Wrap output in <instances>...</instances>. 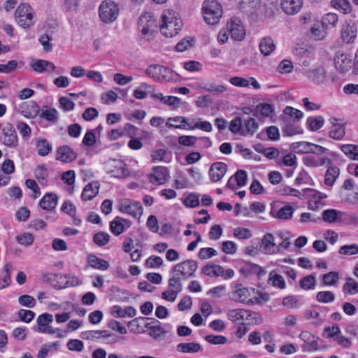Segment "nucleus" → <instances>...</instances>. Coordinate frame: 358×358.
<instances>
[{
    "label": "nucleus",
    "mask_w": 358,
    "mask_h": 358,
    "mask_svg": "<svg viewBox=\"0 0 358 358\" xmlns=\"http://www.w3.org/2000/svg\"><path fill=\"white\" fill-rule=\"evenodd\" d=\"M40 117L45 119L50 124H56L59 119L58 111L54 108L44 106L40 114Z\"/></svg>",
    "instance_id": "nucleus-31"
},
{
    "label": "nucleus",
    "mask_w": 358,
    "mask_h": 358,
    "mask_svg": "<svg viewBox=\"0 0 358 358\" xmlns=\"http://www.w3.org/2000/svg\"><path fill=\"white\" fill-rule=\"evenodd\" d=\"M343 291L348 292L350 294H355L358 293V282L353 278H348L343 285Z\"/></svg>",
    "instance_id": "nucleus-60"
},
{
    "label": "nucleus",
    "mask_w": 358,
    "mask_h": 358,
    "mask_svg": "<svg viewBox=\"0 0 358 358\" xmlns=\"http://www.w3.org/2000/svg\"><path fill=\"white\" fill-rule=\"evenodd\" d=\"M334 64L337 70L344 73L351 69L354 62L351 56L338 51L334 58Z\"/></svg>",
    "instance_id": "nucleus-15"
},
{
    "label": "nucleus",
    "mask_w": 358,
    "mask_h": 358,
    "mask_svg": "<svg viewBox=\"0 0 358 358\" xmlns=\"http://www.w3.org/2000/svg\"><path fill=\"white\" fill-rule=\"evenodd\" d=\"M342 152L350 159L358 161V145L346 144L341 146Z\"/></svg>",
    "instance_id": "nucleus-38"
},
{
    "label": "nucleus",
    "mask_w": 358,
    "mask_h": 358,
    "mask_svg": "<svg viewBox=\"0 0 358 358\" xmlns=\"http://www.w3.org/2000/svg\"><path fill=\"white\" fill-rule=\"evenodd\" d=\"M303 195L304 198H309L308 208L313 210H317L324 206L323 200L327 196L326 194L310 188L303 189Z\"/></svg>",
    "instance_id": "nucleus-6"
},
{
    "label": "nucleus",
    "mask_w": 358,
    "mask_h": 358,
    "mask_svg": "<svg viewBox=\"0 0 358 358\" xmlns=\"http://www.w3.org/2000/svg\"><path fill=\"white\" fill-rule=\"evenodd\" d=\"M278 192L282 195L294 196L301 199H304L303 192H301L298 189L292 188L291 187L286 185H282L279 186Z\"/></svg>",
    "instance_id": "nucleus-40"
},
{
    "label": "nucleus",
    "mask_w": 358,
    "mask_h": 358,
    "mask_svg": "<svg viewBox=\"0 0 358 358\" xmlns=\"http://www.w3.org/2000/svg\"><path fill=\"white\" fill-rule=\"evenodd\" d=\"M205 340L213 345H223L227 342V338L222 335H208Z\"/></svg>",
    "instance_id": "nucleus-62"
},
{
    "label": "nucleus",
    "mask_w": 358,
    "mask_h": 358,
    "mask_svg": "<svg viewBox=\"0 0 358 358\" xmlns=\"http://www.w3.org/2000/svg\"><path fill=\"white\" fill-rule=\"evenodd\" d=\"M338 20V17L336 13H329L326 14L322 20V27L325 29L334 27Z\"/></svg>",
    "instance_id": "nucleus-43"
},
{
    "label": "nucleus",
    "mask_w": 358,
    "mask_h": 358,
    "mask_svg": "<svg viewBox=\"0 0 358 358\" xmlns=\"http://www.w3.org/2000/svg\"><path fill=\"white\" fill-rule=\"evenodd\" d=\"M227 170V166L223 162L213 163L209 169L208 174L210 180L216 182L220 180L225 175Z\"/></svg>",
    "instance_id": "nucleus-22"
},
{
    "label": "nucleus",
    "mask_w": 358,
    "mask_h": 358,
    "mask_svg": "<svg viewBox=\"0 0 358 358\" xmlns=\"http://www.w3.org/2000/svg\"><path fill=\"white\" fill-rule=\"evenodd\" d=\"M131 222L129 220L117 216L110 223V230L115 236H118L129 229Z\"/></svg>",
    "instance_id": "nucleus-21"
},
{
    "label": "nucleus",
    "mask_w": 358,
    "mask_h": 358,
    "mask_svg": "<svg viewBox=\"0 0 358 358\" xmlns=\"http://www.w3.org/2000/svg\"><path fill=\"white\" fill-rule=\"evenodd\" d=\"M262 247L264 253L266 255L276 254L280 252V246L275 243L273 234H266L262 239Z\"/></svg>",
    "instance_id": "nucleus-18"
},
{
    "label": "nucleus",
    "mask_w": 358,
    "mask_h": 358,
    "mask_svg": "<svg viewBox=\"0 0 358 358\" xmlns=\"http://www.w3.org/2000/svg\"><path fill=\"white\" fill-rule=\"evenodd\" d=\"M162 65L153 64L149 66L146 69V74L151 77L152 79L159 81L161 74Z\"/></svg>",
    "instance_id": "nucleus-56"
},
{
    "label": "nucleus",
    "mask_w": 358,
    "mask_h": 358,
    "mask_svg": "<svg viewBox=\"0 0 358 358\" xmlns=\"http://www.w3.org/2000/svg\"><path fill=\"white\" fill-rule=\"evenodd\" d=\"M24 107H26V109L22 110V113L27 117H35L39 113V106L35 101H31L29 104L22 106L21 108H24Z\"/></svg>",
    "instance_id": "nucleus-39"
},
{
    "label": "nucleus",
    "mask_w": 358,
    "mask_h": 358,
    "mask_svg": "<svg viewBox=\"0 0 358 358\" xmlns=\"http://www.w3.org/2000/svg\"><path fill=\"white\" fill-rule=\"evenodd\" d=\"M172 277L169 278L168 282V288L179 294L182 289V278L180 276L177 275L176 273H172Z\"/></svg>",
    "instance_id": "nucleus-45"
},
{
    "label": "nucleus",
    "mask_w": 358,
    "mask_h": 358,
    "mask_svg": "<svg viewBox=\"0 0 358 358\" xmlns=\"http://www.w3.org/2000/svg\"><path fill=\"white\" fill-rule=\"evenodd\" d=\"M330 123L331 127L329 131V136L336 140L342 139L345 134V127L341 120L336 117H331Z\"/></svg>",
    "instance_id": "nucleus-19"
},
{
    "label": "nucleus",
    "mask_w": 358,
    "mask_h": 358,
    "mask_svg": "<svg viewBox=\"0 0 358 358\" xmlns=\"http://www.w3.org/2000/svg\"><path fill=\"white\" fill-rule=\"evenodd\" d=\"M283 115L285 122H289L290 120L296 122L303 117V113L302 111L292 106H286L283 110Z\"/></svg>",
    "instance_id": "nucleus-29"
},
{
    "label": "nucleus",
    "mask_w": 358,
    "mask_h": 358,
    "mask_svg": "<svg viewBox=\"0 0 358 358\" xmlns=\"http://www.w3.org/2000/svg\"><path fill=\"white\" fill-rule=\"evenodd\" d=\"M157 27V20L152 13H144L140 16L138 29L143 39L148 41L152 40L155 36Z\"/></svg>",
    "instance_id": "nucleus-2"
},
{
    "label": "nucleus",
    "mask_w": 358,
    "mask_h": 358,
    "mask_svg": "<svg viewBox=\"0 0 358 358\" xmlns=\"http://www.w3.org/2000/svg\"><path fill=\"white\" fill-rule=\"evenodd\" d=\"M149 178L152 184L163 185L170 178L169 172L166 167L155 166L150 174Z\"/></svg>",
    "instance_id": "nucleus-16"
},
{
    "label": "nucleus",
    "mask_w": 358,
    "mask_h": 358,
    "mask_svg": "<svg viewBox=\"0 0 358 358\" xmlns=\"http://www.w3.org/2000/svg\"><path fill=\"white\" fill-rule=\"evenodd\" d=\"M312 143L301 141L292 143V148L298 153L309 154Z\"/></svg>",
    "instance_id": "nucleus-53"
},
{
    "label": "nucleus",
    "mask_w": 358,
    "mask_h": 358,
    "mask_svg": "<svg viewBox=\"0 0 358 358\" xmlns=\"http://www.w3.org/2000/svg\"><path fill=\"white\" fill-rule=\"evenodd\" d=\"M317 300L320 303H331L334 301L335 295L331 291H321L316 295Z\"/></svg>",
    "instance_id": "nucleus-51"
},
{
    "label": "nucleus",
    "mask_w": 358,
    "mask_h": 358,
    "mask_svg": "<svg viewBox=\"0 0 358 358\" xmlns=\"http://www.w3.org/2000/svg\"><path fill=\"white\" fill-rule=\"evenodd\" d=\"M18 302L21 306L27 308H34L36 305L35 299L28 294L22 295L18 298Z\"/></svg>",
    "instance_id": "nucleus-63"
},
{
    "label": "nucleus",
    "mask_w": 358,
    "mask_h": 358,
    "mask_svg": "<svg viewBox=\"0 0 358 358\" xmlns=\"http://www.w3.org/2000/svg\"><path fill=\"white\" fill-rule=\"evenodd\" d=\"M299 338L304 342V344L301 347L303 352H313L319 349L317 342L319 338L310 334L309 331H301L299 334Z\"/></svg>",
    "instance_id": "nucleus-14"
},
{
    "label": "nucleus",
    "mask_w": 358,
    "mask_h": 358,
    "mask_svg": "<svg viewBox=\"0 0 358 358\" xmlns=\"http://www.w3.org/2000/svg\"><path fill=\"white\" fill-rule=\"evenodd\" d=\"M251 312L245 309H233L227 313V317L231 322L238 324H244L249 320Z\"/></svg>",
    "instance_id": "nucleus-20"
},
{
    "label": "nucleus",
    "mask_w": 358,
    "mask_h": 358,
    "mask_svg": "<svg viewBox=\"0 0 358 358\" xmlns=\"http://www.w3.org/2000/svg\"><path fill=\"white\" fill-rule=\"evenodd\" d=\"M259 128V124L256 122L255 119L253 117H250L247 120H245L243 122V134L246 135L254 134Z\"/></svg>",
    "instance_id": "nucleus-41"
},
{
    "label": "nucleus",
    "mask_w": 358,
    "mask_h": 358,
    "mask_svg": "<svg viewBox=\"0 0 358 358\" xmlns=\"http://www.w3.org/2000/svg\"><path fill=\"white\" fill-rule=\"evenodd\" d=\"M108 164L110 168H113L110 170V172L112 176L115 178H122L130 175V172L127 168V165L121 159H110Z\"/></svg>",
    "instance_id": "nucleus-13"
},
{
    "label": "nucleus",
    "mask_w": 358,
    "mask_h": 358,
    "mask_svg": "<svg viewBox=\"0 0 358 358\" xmlns=\"http://www.w3.org/2000/svg\"><path fill=\"white\" fill-rule=\"evenodd\" d=\"M15 17L19 26L29 29L35 23V13L27 3H21L15 12Z\"/></svg>",
    "instance_id": "nucleus-4"
},
{
    "label": "nucleus",
    "mask_w": 358,
    "mask_h": 358,
    "mask_svg": "<svg viewBox=\"0 0 358 358\" xmlns=\"http://www.w3.org/2000/svg\"><path fill=\"white\" fill-rule=\"evenodd\" d=\"M201 345L196 343H181L177 345L178 351L183 353H195L201 350Z\"/></svg>",
    "instance_id": "nucleus-36"
},
{
    "label": "nucleus",
    "mask_w": 358,
    "mask_h": 358,
    "mask_svg": "<svg viewBox=\"0 0 358 358\" xmlns=\"http://www.w3.org/2000/svg\"><path fill=\"white\" fill-rule=\"evenodd\" d=\"M259 50L264 56L271 55L275 49V45L273 40L269 37H264L259 45Z\"/></svg>",
    "instance_id": "nucleus-30"
},
{
    "label": "nucleus",
    "mask_w": 358,
    "mask_h": 358,
    "mask_svg": "<svg viewBox=\"0 0 358 358\" xmlns=\"http://www.w3.org/2000/svg\"><path fill=\"white\" fill-rule=\"evenodd\" d=\"M188 129L192 130L194 129H199L206 132H210L213 129V127L210 122L199 121L194 124H188Z\"/></svg>",
    "instance_id": "nucleus-58"
},
{
    "label": "nucleus",
    "mask_w": 358,
    "mask_h": 358,
    "mask_svg": "<svg viewBox=\"0 0 358 358\" xmlns=\"http://www.w3.org/2000/svg\"><path fill=\"white\" fill-rule=\"evenodd\" d=\"M339 252L345 255H354L358 254V245H345L340 248Z\"/></svg>",
    "instance_id": "nucleus-64"
},
{
    "label": "nucleus",
    "mask_w": 358,
    "mask_h": 358,
    "mask_svg": "<svg viewBox=\"0 0 358 358\" xmlns=\"http://www.w3.org/2000/svg\"><path fill=\"white\" fill-rule=\"evenodd\" d=\"M294 209L291 206H285L278 210L273 209L271 211V215L278 219L289 220L292 217Z\"/></svg>",
    "instance_id": "nucleus-32"
},
{
    "label": "nucleus",
    "mask_w": 358,
    "mask_h": 358,
    "mask_svg": "<svg viewBox=\"0 0 358 358\" xmlns=\"http://www.w3.org/2000/svg\"><path fill=\"white\" fill-rule=\"evenodd\" d=\"M161 19L160 30L166 37H173L181 29L182 22L177 17V13L174 11L165 10Z\"/></svg>",
    "instance_id": "nucleus-1"
},
{
    "label": "nucleus",
    "mask_w": 358,
    "mask_h": 358,
    "mask_svg": "<svg viewBox=\"0 0 358 358\" xmlns=\"http://www.w3.org/2000/svg\"><path fill=\"white\" fill-rule=\"evenodd\" d=\"M268 283L280 289L285 288V282L283 277L275 273L274 270L269 273Z\"/></svg>",
    "instance_id": "nucleus-35"
},
{
    "label": "nucleus",
    "mask_w": 358,
    "mask_h": 358,
    "mask_svg": "<svg viewBox=\"0 0 358 358\" xmlns=\"http://www.w3.org/2000/svg\"><path fill=\"white\" fill-rule=\"evenodd\" d=\"M197 269V263L192 259L186 260L174 266L172 273L181 275L182 279H187L192 276Z\"/></svg>",
    "instance_id": "nucleus-8"
},
{
    "label": "nucleus",
    "mask_w": 358,
    "mask_h": 358,
    "mask_svg": "<svg viewBox=\"0 0 358 358\" xmlns=\"http://www.w3.org/2000/svg\"><path fill=\"white\" fill-rule=\"evenodd\" d=\"M110 264L106 260L91 255V267L99 271H106Z\"/></svg>",
    "instance_id": "nucleus-42"
},
{
    "label": "nucleus",
    "mask_w": 358,
    "mask_h": 358,
    "mask_svg": "<svg viewBox=\"0 0 358 358\" xmlns=\"http://www.w3.org/2000/svg\"><path fill=\"white\" fill-rule=\"evenodd\" d=\"M58 345L59 344L57 342L43 345L38 351L37 358H45L50 352L56 350Z\"/></svg>",
    "instance_id": "nucleus-54"
},
{
    "label": "nucleus",
    "mask_w": 358,
    "mask_h": 358,
    "mask_svg": "<svg viewBox=\"0 0 358 358\" xmlns=\"http://www.w3.org/2000/svg\"><path fill=\"white\" fill-rule=\"evenodd\" d=\"M338 273L336 271H331L322 275V281L324 285H335L338 282Z\"/></svg>",
    "instance_id": "nucleus-50"
},
{
    "label": "nucleus",
    "mask_w": 358,
    "mask_h": 358,
    "mask_svg": "<svg viewBox=\"0 0 358 358\" xmlns=\"http://www.w3.org/2000/svg\"><path fill=\"white\" fill-rule=\"evenodd\" d=\"M232 39L241 41L245 36V29L241 20L237 17L231 18L226 27Z\"/></svg>",
    "instance_id": "nucleus-10"
},
{
    "label": "nucleus",
    "mask_w": 358,
    "mask_h": 358,
    "mask_svg": "<svg viewBox=\"0 0 358 358\" xmlns=\"http://www.w3.org/2000/svg\"><path fill=\"white\" fill-rule=\"evenodd\" d=\"M340 174V169L336 166L329 165L325 174L324 183L326 185L332 186Z\"/></svg>",
    "instance_id": "nucleus-33"
},
{
    "label": "nucleus",
    "mask_w": 358,
    "mask_h": 358,
    "mask_svg": "<svg viewBox=\"0 0 358 358\" xmlns=\"http://www.w3.org/2000/svg\"><path fill=\"white\" fill-rule=\"evenodd\" d=\"M332 7L341 10L343 13H348L351 11L352 7L348 0H332Z\"/></svg>",
    "instance_id": "nucleus-47"
},
{
    "label": "nucleus",
    "mask_w": 358,
    "mask_h": 358,
    "mask_svg": "<svg viewBox=\"0 0 358 358\" xmlns=\"http://www.w3.org/2000/svg\"><path fill=\"white\" fill-rule=\"evenodd\" d=\"M119 210L139 220L143 215V207L140 202L129 199L122 200L119 206Z\"/></svg>",
    "instance_id": "nucleus-7"
},
{
    "label": "nucleus",
    "mask_w": 358,
    "mask_h": 358,
    "mask_svg": "<svg viewBox=\"0 0 358 358\" xmlns=\"http://www.w3.org/2000/svg\"><path fill=\"white\" fill-rule=\"evenodd\" d=\"M273 113V107L271 104L266 103H259L257 106L255 113L253 114L255 116L260 115L264 117H269Z\"/></svg>",
    "instance_id": "nucleus-44"
},
{
    "label": "nucleus",
    "mask_w": 358,
    "mask_h": 358,
    "mask_svg": "<svg viewBox=\"0 0 358 358\" xmlns=\"http://www.w3.org/2000/svg\"><path fill=\"white\" fill-rule=\"evenodd\" d=\"M1 141L2 143L10 148H15L18 145V138L14 127L7 124L2 129Z\"/></svg>",
    "instance_id": "nucleus-11"
},
{
    "label": "nucleus",
    "mask_w": 358,
    "mask_h": 358,
    "mask_svg": "<svg viewBox=\"0 0 358 358\" xmlns=\"http://www.w3.org/2000/svg\"><path fill=\"white\" fill-rule=\"evenodd\" d=\"M357 27L355 22L352 20H346L341 29V38L345 43H352L357 37Z\"/></svg>",
    "instance_id": "nucleus-12"
},
{
    "label": "nucleus",
    "mask_w": 358,
    "mask_h": 358,
    "mask_svg": "<svg viewBox=\"0 0 358 358\" xmlns=\"http://www.w3.org/2000/svg\"><path fill=\"white\" fill-rule=\"evenodd\" d=\"M120 8L117 3L111 0L101 2L99 8V15L104 23H112L118 17Z\"/></svg>",
    "instance_id": "nucleus-5"
},
{
    "label": "nucleus",
    "mask_w": 358,
    "mask_h": 358,
    "mask_svg": "<svg viewBox=\"0 0 358 358\" xmlns=\"http://www.w3.org/2000/svg\"><path fill=\"white\" fill-rule=\"evenodd\" d=\"M281 8L287 15H295L300 11L303 0H281Z\"/></svg>",
    "instance_id": "nucleus-24"
},
{
    "label": "nucleus",
    "mask_w": 358,
    "mask_h": 358,
    "mask_svg": "<svg viewBox=\"0 0 358 358\" xmlns=\"http://www.w3.org/2000/svg\"><path fill=\"white\" fill-rule=\"evenodd\" d=\"M203 15L209 24H216L222 15L221 5L216 0H206L203 3Z\"/></svg>",
    "instance_id": "nucleus-3"
},
{
    "label": "nucleus",
    "mask_w": 358,
    "mask_h": 358,
    "mask_svg": "<svg viewBox=\"0 0 358 358\" xmlns=\"http://www.w3.org/2000/svg\"><path fill=\"white\" fill-rule=\"evenodd\" d=\"M161 74H160V80L161 82H170L174 80L175 74L173 71L170 69L162 65L161 66Z\"/></svg>",
    "instance_id": "nucleus-61"
},
{
    "label": "nucleus",
    "mask_w": 358,
    "mask_h": 358,
    "mask_svg": "<svg viewBox=\"0 0 358 358\" xmlns=\"http://www.w3.org/2000/svg\"><path fill=\"white\" fill-rule=\"evenodd\" d=\"M303 164L308 167H319L325 164H332V160L327 157L306 155L303 157Z\"/></svg>",
    "instance_id": "nucleus-23"
},
{
    "label": "nucleus",
    "mask_w": 358,
    "mask_h": 358,
    "mask_svg": "<svg viewBox=\"0 0 358 358\" xmlns=\"http://www.w3.org/2000/svg\"><path fill=\"white\" fill-rule=\"evenodd\" d=\"M76 158V154L68 145L59 147L57 150V160L63 162L69 163L73 161Z\"/></svg>",
    "instance_id": "nucleus-26"
},
{
    "label": "nucleus",
    "mask_w": 358,
    "mask_h": 358,
    "mask_svg": "<svg viewBox=\"0 0 358 358\" xmlns=\"http://www.w3.org/2000/svg\"><path fill=\"white\" fill-rule=\"evenodd\" d=\"M160 324L161 322L159 320L153 319L152 322H148L145 325V328L150 330L148 333L149 336L153 339H159L166 334V331L161 327Z\"/></svg>",
    "instance_id": "nucleus-25"
},
{
    "label": "nucleus",
    "mask_w": 358,
    "mask_h": 358,
    "mask_svg": "<svg viewBox=\"0 0 358 358\" xmlns=\"http://www.w3.org/2000/svg\"><path fill=\"white\" fill-rule=\"evenodd\" d=\"M38 154L41 156H46L52 150V146L46 139H39L36 143Z\"/></svg>",
    "instance_id": "nucleus-46"
},
{
    "label": "nucleus",
    "mask_w": 358,
    "mask_h": 358,
    "mask_svg": "<svg viewBox=\"0 0 358 358\" xmlns=\"http://www.w3.org/2000/svg\"><path fill=\"white\" fill-rule=\"evenodd\" d=\"M58 197L55 194L47 193L40 200L39 206L44 210H52L57 204Z\"/></svg>",
    "instance_id": "nucleus-28"
},
{
    "label": "nucleus",
    "mask_w": 358,
    "mask_h": 358,
    "mask_svg": "<svg viewBox=\"0 0 358 358\" xmlns=\"http://www.w3.org/2000/svg\"><path fill=\"white\" fill-rule=\"evenodd\" d=\"M261 0H243L239 4V8L247 15L257 13L260 8Z\"/></svg>",
    "instance_id": "nucleus-27"
},
{
    "label": "nucleus",
    "mask_w": 358,
    "mask_h": 358,
    "mask_svg": "<svg viewBox=\"0 0 358 358\" xmlns=\"http://www.w3.org/2000/svg\"><path fill=\"white\" fill-rule=\"evenodd\" d=\"M251 290L242 285H237L234 289L229 293V299L241 303H252L248 298L250 296Z\"/></svg>",
    "instance_id": "nucleus-17"
},
{
    "label": "nucleus",
    "mask_w": 358,
    "mask_h": 358,
    "mask_svg": "<svg viewBox=\"0 0 358 358\" xmlns=\"http://www.w3.org/2000/svg\"><path fill=\"white\" fill-rule=\"evenodd\" d=\"M53 321V317L51 314L43 313L37 318L38 331L40 332L41 328L46 327L49 323Z\"/></svg>",
    "instance_id": "nucleus-55"
},
{
    "label": "nucleus",
    "mask_w": 358,
    "mask_h": 358,
    "mask_svg": "<svg viewBox=\"0 0 358 358\" xmlns=\"http://www.w3.org/2000/svg\"><path fill=\"white\" fill-rule=\"evenodd\" d=\"M307 123L310 127L311 131H315L324 125V118L322 116H317L315 117H308Z\"/></svg>",
    "instance_id": "nucleus-52"
},
{
    "label": "nucleus",
    "mask_w": 358,
    "mask_h": 358,
    "mask_svg": "<svg viewBox=\"0 0 358 358\" xmlns=\"http://www.w3.org/2000/svg\"><path fill=\"white\" fill-rule=\"evenodd\" d=\"M316 278L313 275H308L300 281V287L305 290L313 289L316 286Z\"/></svg>",
    "instance_id": "nucleus-48"
},
{
    "label": "nucleus",
    "mask_w": 358,
    "mask_h": 358,
    "mask_svg": "<svg viewBox=\"0 0 358 358\" xmlns=\"http://www.w3.org/2000/svg\"><path fill=\"white\" fill-rule=\"evenodd\" d=\"M221 266L218 265H206L202 268L203 274L208 276H220Z\"/></svg>",
    "instance_id": "nucleus-59"
},
{
    "label": "nucleus",
    "mask_w": 358,
    "mask_h": 358,
    "mask_svg": "<svg viewBox=\"0 0 358 358\" xmlns=\"http://www.w3.org/2000/svg\"><path fill=\"white\" fill-rule=\"evenodd\" d=\"M299 53L301 55L300 64L305 69H308L314 60V53L312 50H304L303 48H300V52Z\"/></svg>",
    "instance_id": "nucleus-37"
},
{
    "label": "nucleus",
    "mask_w": 358,
    "mask_h": 358,
    "mask_svg": "<svg viewBox=\"0 0 358 358\" xmlns=\"http://www.w3.org/2000/svg\"><path fill=\"white\" fill-rule=\"evenodd\" d=\"M110 235L106 232L100 231L95 234L93 236L94 242L99 246H103L108 243Z\"/></svg>",
    "instance_id": "nucleus-57"
},
{
    "label": "nucleus",
    "mask_w": 358,
    "mask_h": 358,
    "mask_svg": "<svg viewBox=\"0 0 358 358\" xmlns=\"http://www.w3.org/2000/svg\"><path fill=\"white\" fill-rule=\"evenodd\" d=\"M343 214L341 211L335 209H328L323 211L322 218L326 222L334 223L341 219Z\"/></svg>",
    "instance_id": "nucleus-34"
},
{
    "label": "nucleus",
    "mask_w": 358,
    "mask_h": 358,
    "mask_svg": "<svg viewBox=\"0 0 358 358\" xmlns=\"http://www.w3.org/2000/svg\"><path fill=\"white\" fill-rule=\"evenodd\" d=\"M153 97L159 99L163 103L168 106H176L180 103V99L176 96H164L162 93H157L152 95Z\"/></svg>",
    "instance_id": "nucleus-49"
},
{
    "label": "nucleus",
    "mask_w": 358,
    "mask_h": 358,
    "mask_svg": "<svg viewBox=\"0 0 358 358\" xmlns=\"http://www.w3.org/2000/svg\"><path fill=\"white\" fill-rule=\"evenodd\" d=\"M303 74L315 84H323L327 80V71L322 65L314 66L311 69H303Z\"/></svg>",
    "instance_id": "nucleus-9"
}]
</instances>
